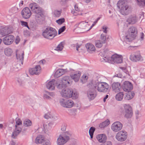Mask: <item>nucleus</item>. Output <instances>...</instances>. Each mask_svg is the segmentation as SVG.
Instances as JSON below:
<instances>
[{
    "instance_id": "4",
    "label": "nucleus",
    "mask_w": 145,
    "mask_h": 145,
    "mask_svg": "<svg viewBox=\"0 0 145 145\" xmlns=\"http://www.w3.org/2000/svg\"><path fill=\"white\" fill-rule=\"evenodd\" d=\"M137 34V29L134 27H132L129 29L126 34V37L128 39L132 40L135 38Z\"/></svg>"
},
{
    "instance_id": "60",
    "label": "nucleus",
    "mask_w": 145,
    "mask_h": 145,
    "mask_svg": "<svg viewBox=\"0 0 145 145\" xmlns=\"http://www.w3.org/2000/svg\"><path fill=\"white\" fill-rule=\"evenodd\" d=\"M2 42V40L1 39H0V44Z\"/></svg>"
},
{
    "instance_id": "20",
    "label": "nucleus",
    "mask_w": 145,
    "mask_h": 145,
    "mask_svg": "<svg viewBox=\"0 0 145 145\" xmlns=\"http://www.w3.org/2000/svg\"><path fill=\"white\" fill-rule=\"evenodd\" d=\"M96 138L100 142H104L107 139L106 136L104 134L97 135L96 136Z\"/></svg>"
},
{
    "instance_id": "15",
    "label": "nucleus",
    "mask_w": 145,
    "mask_h": 145,
    "mask_svg": "<svg viewBox=\"0 0 145 145\" xmlns=\"http://www.w3.org/2000/svg\"><path fill=\"white\" fill-rule=\"evenodd\" d=\"M61 103L63 106L68 108H71L74 105V103L71 100H63V101H61Z\"/></svg>"
},
{
    "instance_id": "3",
    "label": "nucleus",
    "mask_w": 145,
    "mask_h": 145,
    "mask_svg": "<svg viewBox=\"0 0 145 145\" xmlns=\"http://www.w3.org/2000/svg\"><path fill=\"white\" fill-rule=\"evenodd\" d=\"M57 34V32L52 28H47L42 33V35L44 38L49 39H53Z\"/></svg>"
},
{
    "instance_id": "12",
    "label": "nucleus",
    "mask_w": 145,
    "mask_h": 145,
    "mask_svg": "<svg viewBox=\"0 0 145 145\" xmlns=\"http://www.w3.org/2000/svg\"><path fill=\"white\" fill-rule=\"evenodd\" d=\"M111 61L116 63H121L123 61V57L121 55L114 54L112 57Z\"/></svg>"
},
{
    "instance_id": "22",
    "label": "nucleus",
    "mask_w": 145,
    "mask_h": 145,
    "mask_svg": "<svg viewBox=\"0 0 145 145\" xmlns=\"http://www.w3.org/2000/svg\"><path fill=\"white\" fill-rule=\"evenodd\" d=\"M120 84L118 82H114L112 85V88L115 92H118L120 90Z\"/></svg>"
},
{
    "instance_id": "51",
    "label": "nucleus",
    "mask_w": 145,
    "mask_h": 145,
    "mask_svg": "<svg viewBox=\"0 0 145 145\" xmlns=\"http://www.w3.org/2000/svg\"><path fill=\"white\" fill-rule=\"evenodd\" d=\"M74 8H75V10L76 11H79V8H78V7L77 5H76L75 6H74Z\"/></svg>"
},
{
    "instance_id": "5",
    "label": "nucleus",
    "mask_w": 145,
    "mask_h": 145,
    "mask_svg": "<svg viewBox=\"0 0 145 145\" xmlns=\"http://www.w3.org/2000/svg\"><path fill=\"white\" fill-rule=\"evenodd\" d=\"M125 116L127 118H131L133 116L132 110L131 107L129 105H125L124 106Z\"/></svg>"
},
{
    "instance_id": "44",
    "label": "nucleus",
    "mask_w": 145,
    "mask_h": 145,
    "mask_svg": "<svg viewBox=\"0 0 145 145\" xmlns=\"http://www.w3.org/2000/svg\"><path fill=\"white\" fill-rule=\"evenodd\" d=\"M21 23L22 25H24L25 27H27L29 29V27L27 23V22H24L23 21H21Z\"/></svg>"
},
{
    "instance_id": "23",
    "label": "nucleus",
    "mask_w": 145,
    "mask_h": 145,
    "mask_svg": "<svg viewBox=\"0 0 145 145\" xmlns=\"http://www.w3.org/2000/svg\"><path fill=\"white\" fill-rule=\"evenodd\" d=\"M45 141L44 137L42 135H40L36 138L35 142L36 144L42 143H44Z\"/></svg>"
},
{
    "instance_id": "30",
    "label": "nucleus",
    "mask_w": 145,
    "mask_h": 145,
    "mask_svg": "<svg viewBox=\"0 0 145 145\" xmlns=\"http://www.w3.org/2000/svg\"><path fill=\"white\" fill-rule=\"evenodd\" d=\"M110 121L108 120H107L103 122L99 125V127L101 128H103L108 126L110 124Z\"/></svg>"
},
{
    "instance_id": "42",
    "label": "nucleus",
    "mask_w": 145,
    "mask_h": 145,
    "mask_svg": "<svg viewBox=\"0 0 145 145\" xmlns=\"http://www.w3.org/2000/svg\"><path fill=\"white\" fill-rule=\"evenodd\" d=\"M43 126L45 129H46L47 130L50 129L51 128L52 124H49L47 125L44 124Z\"/></svg>"
},
{
    "instance_id": "46",
    "label": "nucleus",
    "mask_w": 145,
    "mask_h": 145,
    "mask_svg": "<svg viewBox=\"0 0 145 145\" xmlns=\"http://www.w3.org/2000/svg\"><path fill=\"white\" fill-rule=\"evenodd\" d=\"M42 145H50V144L49 141L48 140H45V141Z\"/></svg>"
},
{
    "instance_id": "57",
    "label": "nucleus",
    "mask_w": 145,
    "mask_h": 145,
    "mask_svg": "<svg viewBox=\"0 0 145 145\" xmlns=\"http://www.w3.org/2000/svg\"><path fill=\"white\" fill-rule=\"evenodd\" d=\"M74 15L75 16H76L78 15V14H77L76 12H74L73 13Z\"/></svg>"
},
{
    "instance_id": "32",
    "label": "nucleus",
    "mask_w": 145,
    "mask_h": 145,
    "mask_svg": "<svg viewBox=\"0 0 145 145\" xmlns=\"http://www.w3.org/2000/svg\"><path fill=\"white\" fill-rule=\"evenodd\" d=\"M123 94L122 92H120L118 93L116 96V99L118 101H121L123 99Z\"/></svg>"
},
{
    "instance_id": "49",
    "label": "nucleus",
    "mask_w": 145,
    "mask_h": 145,
    "mask_svg": "<svg viewBox=\"0 0 145 145\" xmlns=\"http://www.w3.org/2000/svg\"><path fill=\"white\" fill-rule=\"evenodd\" d=\"M105 145H112L111 142L110 141H107L106 142L104 143Z\"/></svg>"
},
{
    "instance_id": "34",
    "label": "nucleus",
    "mask_w": 145,
    "mask_h": 145,
    "mask_svg": "<svg viewBox=\"0 0 145 145\" xmlns=\"http://www.w3.org/2000/svg\"><path fill=\"white\" fill-rule=\"evenodd\" d=\"M95 129V128L94 127H91L89 130V132L91 138H93V134Z\"/></svg>"
},
{
    "instance_id": "16",
    "label": "nucleus",
    "mask_w": 145,
    "mask_h": 145,
    "mask_svg": "<svg viewBox=\"0 0 145 145\" xmlns=\"http://www.w3.org/2000/svg\"><path fill=\"white\" fill-rule=\"evenodd\" d=\"M22 14L23 18L25 19H27L30 17L31 15V13L29 8H28L26 7L22 10Z\"/></svg>"
},
{
    "instance_id": "63",
    "label": "nucleus",
    "mask_w": 145,
    "mask_h": 145,
    "mask_svg": "<svg viewBox=\"0 0 145 145\" xmlns=\"http://www.w3.org/2000/svg\"><path fill=\"white\" fill-rule=\"evenodd\" d=\"M100 145H105V144H104V143H103V144H100Z\"/></svg>"
},
{
    "instance_id": "43",
    "label": "nucleus",
    "mask_w": 145,
    "mask_h": 145,
    "mask_svg": "<svg viewBox=\"0 0 145 145\" xmlns=\"http://www.w3.org/2000/svg\"><path fill=\"white\" fill-rule=\"evenodd\" d=\"M65 29V26H63L58 31V34H59L63 32Z\"/></svg>"
},
{
    "instance_id": "31",
    "label": "nucleus",
    "mask_w": 145,
    "mask_h": 145,
    "mask_svg": "<svg viewBox=\"0 0 145 145\" xmlns=\"http://www.w3.org/2000/svg\"><path fill=\"white\" fill-rule=\"evenodd\" d=\"M36 12H33L36 13V14L35 15V18L37 19L38 18L42 16L43 15V12L42 8H40V11H39L38 10H36Z\"/></svg>"
},
{
    "instance_id": "28",
    "label": "nucleus",
    "mask_w": 145,
    "mask_h": 145,
    "mask_svg": "<svg viewBox=\"0 0 145 145\" xmlns=\"http://www.w3.org/2000/svg\"><path fill=\"white\" fill-rule=\"evenodd\" d=\"M24 52L22 51H17L16 56L18 59H22L24 58Z\"/></svg>"
},
{
    "instance_id": "33",
    "label": "nucleus",
    "mask_w": 145,
    "mask_h": 145,
    "mask_svg": "<svg viewBox=\"0 0 145 145\" xmlns=\"http://www.w3.org/2000/svg\"><path fill=\"white\" fill-rule=\"evenodd\" d=\"M88 78V75L86 74H84L82 76L81 80L83 83H84L86 82Z\"/></svg>"
},
{
    "instance_id": "47",
    "label": "nucleus",
    "mask_w": 145,
    "mask_h": 145,
    "mask_svg": "<svg viewBox=\"0 0 145 145\" xmlns=\"http://www.w3.org/2000/svg\"><path fill=\"white\" fill-rule=\"evenodd\" d=\"M20 41V39L19 36H17L16 37V38L15 39V42L16 44H18L19 42Z\"/></svg>"
},
{
    "instance_id": "45",
    "label": "nucleus",
    "mask_w": 145,
    "mask_h": 145,
    "mask_svg": "<svg viewBox=\"0 0 145 145\" xmlns=\"http://www.w3.org/2000/svg\"><path fill=\"white\" fill-rule=\"evenodd\" d=\"M16 127H17V125H20L22 124V121L19 119H18L16 122Z\"/></svg>"
},
{
    "instance_id": "17",
    "label": "nucleus",
    "mask_w": 145,
    "mask_h": 145,
    "mask_svg": "<svg viewBox=\"0 0 145 145\" xmlns=\"http://www.w3.org/2000/svg\"><path fill=\"white\" fill-rule=\"evenodd\" d=\"M41 70V67L39 65H36L35 68L30 69L29 72L31 75L37 74L39 73Z\"/></svg>"
},
{
    "instance_id": "9",
    "label": "nucleus",
    "mask_w": 145,
    "mask_h": 145,
    "mask_svg": "<svg viewBox=\"0 0 145 145\" xmlns=\"http://www.w3.org/2000/svg\"><path fill=\"white\" fill-rule=\"evenodd\" d=\"M130 59L132 61H137L142 59V57L141 56L139 52H137L132 53L130 56Z\"/></svg>"
},
{
    "instance_id": "55",
    "label": "nucleus",
    "mask_w": 145,
    "mask_h": 145,
    "mask_svg": "<svg viewBox=\"0 0 145 145\" xmlns=\"http://www.w3.org/2000/svg\"><path fill=\"white\" fill-rule=\"evenodd\" d=\"M76 47V49L77 51H78V48H80V46H78L77 44H76L75 46Z\"/></svg>"
},
{
    "instance_id": "26",
    "label": "nucleus",
    "mask_w": 145,
    "mask_h": 145,
    "mask_svg": "<svg viewBox=\"0 0 145 145\" xmlns=\"http://www.w3.org/2000/svg\"><path fill=\"white\" fill-rule=\"evenodd\" d=\"M29 7L33 12H36V10H38L39 11H40V7L38 6L36 3L31 4L29 5Z\"/></svg>"
},
{
    "instance_id": "25",
    "label": "nucleus",
    "mask_w": 145,
    "mask_h": 145,
    "mask_svg": "<svg viewBox=\"0 0 145 145\" xmlns=\"http://www.w3.org/2000/svg\"><path fill=\"white\" fill-rule=\"evenodd\" d=\"M66 72V70L63 69H59L56 72L55 74V76L56 77H58L65 73Z\"/></svg>"
},
{
    "instance_id": "1",
    "label": "nucleus",
    "mask_w": 145,
    "mask_h": 145,
    "mask_svg": "<svg viewBox=\"0 0 145 145\" xmlns=\"http://www.w3.org/2000/svg\"><path fill=\"white\" fill-rule=\"evenodd\" d=\"M61 96L64 97L72 99H76L78 97V94L76 92L73 91L71 89L65 88L62 89L60 92Z\"/></svg>"
},
{
    "instance_id": "41",
    "label": "nucleus",
    "mask_w": 145,
    "mask_h": 145,
    "mask_svg": "<svg viewBox=\"0 0 145 145\" xmlns=\"http://www.w3.org/2000/svg\"><path fill=\"white\" fill-rule=\"evenodd\" d=\"M65 21V20L64 18L59 19L58 20H57L56 22L59 24H61L63 23Z\"/></svg>"
},
{
    "instance_id": "61",
    "label": "nucleus",
    "mask_w": 145,
    "mask_h": 145,
    "mask_svg": "<svg viewBox=\"0 0 145 145\" xmlns=\"http://www.w3.org/2000/svg\"><path fill=\"white\" fill-rule=\"evenodd\" d=\"M93 85V84L92 83H91L90 84V85L92 86Z\"/></svg>"
},
{
    "instance_id": "18",
    "label": "nucleus",
    "mask_w": 145,
    "mask_h": 145,
    "mask_svg": "<svg viewBox=\"0 0 145 145\" xmlns=\"http://www.w3.org/2000/svg\"><path fill=\"white\" fill-rule=\"evenodd\" d=\"M133 88V86L131 83L128 81L124 82L123 89L125 91H130Z\"/></svg>"
},
{
    "instance_id": "59",
    "label": "nucleus",
    "mask_w": 145,
    "mask_h": 145,
    "mask_svg": "<svg viewBox=\"0 0 145 145\" xmlns=\"http://www.w3.org/2000/svg\"><path fill=\"white\" fill-rule=\"evenodd\" d=\"M3 125L1 124H0V128H2L3 127Z\"/></svg>"
},
{
    "instance_id": "54",
    "label": "nucleus",
    "mask_w": 145,
    "mask_h": 145,
    "mask_svg": "<svg viewBox=\"0 0 145 145\" xmlns=\"http://www.w3.org/2000/svg\"><path fill=\"white\" fill-rule=\"evenodd\" d=\"M40 63H41L42 64H44L45 63V60H41L40 62Z\"/></svg>"
},
{
    "instance_id": "29",
    "label": "nucleus",
    "mask_w": 145,
    "mask_h": 145,
    "mask_svg": "<svg viewBox=\"0 0 145 145\" xmlns=\"http://www.w3.org/2000/svg\"><path fill=\"white\" fill-rule=\"evenodd\" d=\"M134 95V93L132 91H128L127 93L126 99L127 100H130L132 99Z\"/></svg>"
},
{
    "instance_id": "24",
    "label": "nucleus",
    "mask_w": 145,
    "mask_h": 145,
    "mask_svg": "<svg viewBox=\"0 0 145 145\" xmlns=\"http://www.w3.org/2000/svg\"><path fill=\"white\" fill-rule=\"evenodd\" d=\"M55 81L54 80H52V81L48 82L46 85L47 88L50 90H52L54 89L55 88Z\"/></svg>"
},
{
    "instance_id": "58",
    "label": "nucleus",
    "mask_w": 145,
    "mask_h": 145,
    "mask_svg": "<svg viewBox=\"0 0 145 145\" xmlns=\"http://www.w3.org/2000/svg\"><path fill=\"white\" fill-rule=\"evenodd\" d=\"M91 0H86V2L87 3H88Z\"/></svg>"
},
{
    "instance_id": "10",
    "label": "nucleus",
    "mask_w": 145,
    "mask_h": 145,
    "mask_svg": "<svg viewBox=\"0 0 145 145\" xmlns=\"http://www.w3.org/2000/svg\"><path fill=\"white\" fill-rule=\"evenodd\" d=\"M14 40V37L12 35H8L5 37L3 42L6 45H9L12 44Z\"/></svg>"
},
{
    "instance_id": "27",
    "label": "nucleus",
    "mask_w": 145,
    "mask_h": 145,
    "mask_svg": "<svg viewBox=\"0 0 145 145\" xmlns=\"http://www.w3.org/2000/svg\"><path fill=\"white\" fill-rule=\"evenodd\" d=\"M81 74V73L80 72L77 71L74 74L72 75L71 77L75 81H77L79 80Z\"/></svg>"
},
{
    "instance_id": "64",
    "label": "nucleus",
    "mask_w": 145,
    "mask_h": 145,
    "mask_svg": "<svg viewBox=\"0 0 145 145\" xmlns=\"http://www.w3.org/2000/svg\"><path fill=\"white\" fill-rule=\"evenodd\" d=\"M142 14V15H143V16L144 15V13H143Z\"/></svg>"
},
{
    "instance_id": "2",
    "label": "nucleus",
    "mask_w": 145,
    "mask_h": 145,
    "mask_svg": "<svg viewBox=\"0 0 145 145\" xmlns=\"http://www.w3.org/2000/svg\"><path fill=\"white\" fill-rule=\"evenodd\" d=\"M117 6L120 9V12L122 14L126 15L128 14L127 10L129 7L126 1L124 0H120L117 3Z\"/></svg>"
},
{
    "instance_id": "35",
    "label": "nucleus",
    "mask_w": 145,
    "mask_h": 145,
    "mask_svg": "<svg viewBox=\"0 0 145 145\" xmlns=\"http://www.w3.org/2000/svg\"><path fill=\"white\" fill-rule=\"evenodd\" d=\"M12 51L10 49L6 48L5 50V54L7 56H9L11 55L12 53Z\"/></svg>"
},
{
    "instance_id": "11",
    "label": "nucleus",
    "mask_w": 145,
    "mask_h": 145,
    "mask_svg": "<svg viewBox=\"0 0 145 145\" xmlns=\"http://www.w3.org/2000/svg\"><path fill=\"white\" fill-rule=\"evenodd\" d=\"M122 127V124L119 121H116L112 124L111 129L113 131L116 132L120 130Z\"/></svg>"
},
{
    "instance_id": "36",
    "label": "nucleus",
    "mask_w": 145,
    "mask_h": 145,
    "mask_svg": "<svg viewBox=\"0 0 145 145\" xmlns=\"http://www.w3.org/2000/svg\"><path fill=\"white\" fill-rule=\"evenodd\" d=\"M6 30L5 28H3L1 29L0 30V34L2 36H5L6 34Z\"/></svg>"
},
{
    "instance_id": "13",
    "label": "nucleus",
    "mask_w": 145,
    "mask_h": 145,
    "mask_svg": "<svg viewBox=\"0 0 145 145\" xmlns=\"http://www.w3.org/2000/svg\"><path fill=\"white\" fill-rule=\"evenodd\" d=\"M69 139V137L60 135L57 140V143L59 145H62L65 143Z\"/></svg>"
},
{
    "instance_id": "39",
    "label": "nucleus",
    "mask_w": 145,
    "mask_h": 145,
    "mask_svg": "<svg viewBox=\"0 0 145 145\" xmlns=\"http://www.w3.org/2000/svg\"><path fill=\"white\" fill-rule=\"evenodd\" d=\"M61 12V10H56L54 12V15L56 17H59L60 16Z\"/></svg>"
},
{
    "instance_id": "14",
    "label": "nucleus",
    "mask_w": 145,
    "mask_h": 145,
    "mask_svg": "<svg viewBox=\"0 0 145 145\" xmlns=\"http://www.w3.org/2000/svg\"><path fill=\"white\" fill-rule=\"evenodd\" d=\"M69 78L68 76H66L62 80L58 82L57 83V87L60 89L63 88V86L65 87L67 84H69V83L68 81Z\"/></svg>"
},
{
    "instance_id": "48",
    "label": "nucleus",
    "mask_w": 145,
    "mask_h": 145,
    "mask_svg": "<svg viewBox=\"0 0 145 145\" xmlns=\"http://www.w3.org/2000/svg\"><path fill=\"white\" fill-rule=\"evenodd\" d=\"M107 29V27L105 26H104L103 27V31L104 33H106V29Z\"/></svg>"
},
{
    "instance_id": "56",
    "label": "nucleus",
    "mask_w": 145,
    "mask_h": 145,
    "mask_svg": "<svg viewBox=\"0 0 145 145\" xmlns=\"http://www.w3.org/2000/svg\"><path fill=\"white\" fill-rule=\"evenodd\" d=\"M66 127L65 126H64V125L63 126V127H62L61 128V129L62 130H63V131H65L66 130Z\"/></svg>"
},
{
    "instance_id": "52",
    "label": "nucleus",
    "mask_w": 145,
    "mask_h": 145,
    "mask_svg": "<svg viewBox=\"0 0 145 145\" xmlns=\"http://www.w3.org/2000/svg\"><path fill=\"white\" fill-rule=\"evenodd\" d=\"M16 133H16V131L14 132L13 133V135H12V137H13V138H15L14 137L15 136H14V135L15 136H16L17 135V134Z\"/></svg>"
},
{
    "instance_id": "40",
    "label": "nucleus",
    "mask_w": 145,
    "mask_h": 145,
    "mask_svg": "<svg viewBox=\"0 0 145 145\" xmlns=\"http://www.w3.org/2000/svg\"><path fill=\"white\" fill-rule=\"evenodd\" d=\"M63 48V46L62 43L60 44L57 47L56 50H61Z\"/></svg>"
},
{
    "instance_id": "21",
    "label": "nucleus",
    "mask_w": 145,
    "mask_h": 145,
    "mask_svg": "<svg viewBox=\"0 0 145 145\" xmlns=\"http://www.w3.org/2000/svg\"><path fill=\"white\" fill-rule=\"evenodd\" d=\"M86 47L87 50V51L89 52H94L95 51V48L94 46L90 43L87 44L86 45Z\"/></svg>"
},
{
    "instance_id": "19",
    "label": "nucleus",
    "mask_w": 145,
    "mask_h": 145,
    "mask_svg": "<svg viewBox=\"0 0 145 145\" xmlns=\"http://www.w3.org/2000/svg\"><path fill=\"white\" fill-rule=\"evenodd\" d=\"M137 18L135 14L131 15L129 16L127 20V22L129 24H134L137 21Z\"/></svg>"
},
{
    "instance_id": "37",
    "label": "nucleus",
    "mask_w": 145,
    "mask_h": 145,
    "mask_svg": "<svg viewBox=\"0 0 145 145\" xmlns=\"http://www.w3.org/2000/svg\"><path fill=\"white\" fill-rule=\"evenodd\" d=\"M24 124L26 126H30L31 125L32 122L30 120H27L25 121Z\"/></svg>"
},
{
    "instance_id": "8",
    "label": "nucleus",
    "mask_w": 145,
    "mask_h": 145,
    "mask_svg": "<svg viewBox=\"0 0 145 145\" xmlns=\"http://www.w3.org/2000/svg\"><path fill=\"white\" fill-rule=\"evenodd\" d=\"M106 40V37L102 34L100 39L96 41L95 45L97 47L101 48L102 47L103 44L105 43Z\"/></svg>"
},
{
    "instance_id": "50",
    "label": "nucleus",
    "mask_w": 145,
    "mask_h": 145,
    "mask_svg": "<svg viewBox=\"0 0 145 145\" xmlns=\"http://www.w3.org/2000/svg\"><path fill=\"white\" fill-rule=\"evenodd\" d=\"M50 115V114H49V113L45 114V115L44 116V118L46 119H49V118H50V117L49 116V115Z\"/></svg>"
},
{
    "instance_id": "7",
    "label": "nucleus",
    "mask_w": 145,
    "mask_h": 145,
    "mask_svg": "<svg viewBox=\"0 0 145 145\" xmlns=\"http://www.w3.org/2000/svg\"><path fill=\"white\" fill-rule=\"evenodd\" d=\"M127 134L126 132L121 131L117 133L116 136V138L119 141H123L127 138Z\"/></svg>"
},
{
    "instance_id": "6",
    "label": "nucleus",
    "mask_w": 145,
    "mask_h": 145,
    "mask_svg": "<svg viewBox=\"0 0 145 145\" xmlns=\"http://www.w3.org/2000/svg\"><path fill=\"white\" fill-rule=\"evenodd\" d=\"M109 88V85L106 82H101L98 84L97 90L101 92H106Z\"/></svg>"
},
{
    "instance_id": "38",
    "label": "nucleus",
    "mask_w": 145,
    "mask_h": 145,
    "mask_svg": "<svg viewBox=\"0 0 145 145\" xmlns=\"http://www.w3.org/2000/svg\"><path fill=\"white\" fill-rule=\"evenodd\" d=\"M139 5L144 6L145 5V0H137Z\"/></svg>"
},
{
    "instance_id": "53",
    "label": "nucleus",
    "mask_w": 145,
    "mask_h": 145,
    "mask_svg": "<svg viewBox=\"0 0 145 145\" xmlns=\"http://www.w3.org/2000/svg\"><path fill=\"white\" fill-rule=\"evenodd\" d=\"M108 95H106L104 99V101L105 102L106 101V99L108 98Z\"/></svg>"
},
{
    "instance_id": "62",
    "label": "nucleus",
    "mask_w": 145,
    "mask_h": 145,
    "mask_svg": "<svg viewBox=\"0 0 145 145\" xmlns=\"http://www.w3.org/2000/svg\"><path fill=\"white\" fill-rule=\"evenodd\" d=\"M62 1H65L66 0H61Z\"/></svg>"
}]
</instances>
